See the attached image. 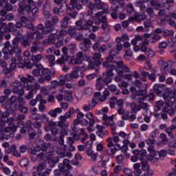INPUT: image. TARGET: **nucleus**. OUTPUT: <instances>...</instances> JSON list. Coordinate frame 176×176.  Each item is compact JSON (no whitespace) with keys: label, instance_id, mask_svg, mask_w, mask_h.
I'll return each instance as SVG.
<instances>
[{"label":"nucleus","instance_id":"f257e3e1","mask_svg":"<svg viewBox=\"0 0 176 176\" xmlns=\"http://www.w3.org/2000/svg\"><path fill=\"white\" fill-rule=\"evenodd\" d=\"M89 10L87 15L85 16V20L78 21L76 22L77 30H90L92 28V31H97L98 30V26H93V21H94L95 16H93L94 12H96V6L93 3H89L87 5Z\"/></svg>","mask_w":176,"mask_h":176},{"label":"nucleus","instance_id":"f03ea898","mask_svg":"<svg viewBox=\"0 0 176 176\" xmlns=\"http://www.w3.org/2000/svg\"><path fill=\"white\" fill-rule=\"evenodd\" d=\"M95 7L98 10H103V11H100L95 14V17H94L95 24H101L102 23V28L107 30L108 24L107 23L105 13H108V6L104 3L101 2V0H95Z\"/></svg>","mask_w":176,"mask_h":176},{"label":"nucleus","instance_id":"7ed1b4c3","mask_svg":"<svg viewBox=\"0 0 176 176\" xmlns=\"http://www.w3.org/2000/svg\"><path fill=\"white\" fill-rule=\"evenodd\" d=\"M116 65H117V68L116 71L118 74V76L116 77L115 80L116 82H120L122 79H126L128 82L133 80V74H129L130 72V69L127 65H124L122 61L116 62Z\"/></svg>","mask_w":176,"mask_h":176},{"label":"nucleus","instance_id":"20e7f679","mask_svg":"<svg viewBox=\"0 0 176 176\" xmlns=\"http://www.w3.org/2000/svg\"><path fill=\"white\" fill-rule=\"evenodd\" d=\"M55 72H56L54 70V69L49 71V69H43V66L39 65L38 67L33 70L32 75H34V76L36 78H39L41 76V78L38 79V82L39 83H43L45 80H51L52 76H50V74L54 75Z\"/></svg>","mask_w":176,"mask_h":176},{"label":"nucleus","instance_id":"39448f33","mask_svg":"<svg viewBox=\"0 0 176 176\" xmlns=\"http://www.w3.org/2000/svg\"><path fill=\"white\" fill-rule=\"evenodd\" d=\"M101 58V54L95 53L93 57L87 58V61L89 63L88 66H82L79 67L80 72H85L87 69H94V65H100L101 62H100V59Z\"/></svg>","mask_w":176,"mask_h":176},{"label":"nucleus","instance_id":"423d86ee","mask_svg":"<svg viewBox=\"0 0 176 176\" xmlns=\"http://www.w3.org/2000/svg\"><path fill=\"white\" fill-rule=\"evenodd\" d=\"M116 62H114L113 65H108L107 67V72L103 73L102 80H104L106 85H109L112 82V77L113 76V73H112L113 69H117L118 65L116 64Z\"/></svg>","mask_w":176,"mask_h":176},{"label":"nucleus","instance_id":"0eeeda50","mask_svg":"<svg viewBox=\"0 0 176 176\" xmlns=\"http://www.w3.org/2000/svg\"><path fill=\"white\" fill-rule=\"evenodd\" d=\"M83 76H85V74L80 72V69L76 66L73 68V71L65 75V80L72 82L74 79H79V78H83Z\"/></svg>","mask_w":176,"mask_h":176},{"label":"nucleus","instance_id":"6e6552de","mask_svg":"<svg viewBox=\"0 0 176 176\" xmlns=\"http://www.w3.org/2000/svg\"><path fill=\"white\" fill-rule=\"evenodd\" d=\"M25 89H27L28 91H30L28 95L25 96L27 100H31L34 96V92L36 93V90H38V89H41V85L39 83L36 82L34 85H26V87Z\"/></svg>","mask_w":176,"mask_h":176},{"label":"nucleus","instance_id":"1a4fd4ad","mask_svg":"<svg viewBox=\"0 0 176 176\" xmlns=\"http://www.w3.org/2000/svg\"><path fill=\"white\" fill-rule=\"evenodd\" d=\"M85 113L79 112L77 113L76 119L74 120V124H81V126H87L89 121L85 118Z\"/></svg>","mask_w":176,"mask_h":176},{"label":"nucleus","instance_id":"9d476101","mask_svg":"<svg viewBox=\"0 0 176 176\" xmlns=\"http://www.w3.org/2000/svg\"><path fill=\"white\" fill-rule=\"evenodd\" d=\"M103 120L105 122L106 127H108V124L111 126L112 130V133H116L115 131L116 130V124L113 122V115L111 116H108L107 115H104L102 117Z\"/></svg>","mask_w":176,"mask_h":176},{"label":"nucleus","instance_id":"9b49d317","mask_svg":"<svg viewBox=\"0 0 176 176\" xmlns=\"http://www.w3.org/2000/svg\"><path fill=\"white\" fill-rule=\"evenodd\" d=\"M59 145L60 147H58L56 148V153H58V156L60 157H65V144H64V139L63 138V136H60V140H59Z\"/></svg>","mask_w":176,"mask_h":176},{"label":"nucleus","instance_id":"f8f14e48","mask_svg":"<svg viewBox=\"0 0 176 176\" xmlns=\"http://www.w3.org/2000/svg\"><path fill=\"white\" fill-rule=\"evenodd\" d=\"M142 164V170L143 171H145V174H144L142 176H151L153 175V170L150 168L149 164H148V162L145 160H142L141 161Z\"/></svg>","mask_w":176,"mask_h":176},{"label":"nucleus","instance_id":"ddd939ff","mask_svg":"<svg viewBox=\"0 0 176 176\" xmlns=\"http://www.w3.org/2000/svg\"><path fill=\"white\" fill-rule=\"evenodd\" d=\"M13 93H15V94H19V96H23L24 94V89H23V86H21L20 82L16 80L14 82H13Z\"/></svg>","mask_w":176,"mask_h":176},{"label":"nucleus","instance_id":"4468645a","mask_svg":"<svg viewBox=\"0 0 176 176\" xmlns=\"http://www.w3.org/2000/svg\"><path fill=\"white\" fill-rule=\"evenodd\" d=\"M86 58V56H84L83 53L78 52L76 54V58H74L70 60V64H82L83 60Z\"/></svg>","mask_w":176,"mask_h":176},{"label":"nucleus","instance_id":"2eb2a0df","mask_svg":"<svg viewBox=\"0 0 176 176\" xmlns=\"http://www.w3.org/2000/svg\"><path fill=\"white\" fill-rule=\"evenodd\" d=\"M21 83L23 84V87H27L28 86H33L32 85H28L29 83H35V78L34 76L28 75L26 77H22L21 78Z\"/></svg>","mask_w":176,"mask_h":176},{"label":"nucleus","instance_id":"dca6fc26","mask_svg":"<svg viewBox=\"0 0 176 176\" xmlns=\"http://www.w3.org/2000/svg\"><path fill=\"white\" fill-rule=\"evenodd\" d=\"M16 131H17V126L14 124H10L9 127H5L1 129V133H10L11 137H13V134Z\"/></svg>","mask_w":176,"mask_h":176},{"label":"nucleus","instance_id":"f3484780","mask_svg":"<svg viewBox=\"0 0 176 176\" xmlns=\"http://www.w3.org/2000/svg\"><path fill=\"white\" fill-rule=\"evenodd\" d=\"M2 52L5 54L4 58H8V57H10V55L14 53V50H12L9 43H6V46L3 48Z\"/></svg>","mask_w":176,"mask_h":176},{"label":"nucleus","instance_id":"a211bd4d","mask_svg":"<svg viewBox=\"0 0 176 176\" xmlns=\"http://www.w3.org/2000/svg\"><path fill=\"white\" fill-rule=\"evenodd\" d=\"M47 161L48 162L50 167H53L54 164H57V163H58V157L54 156V153H51V155H49L47 157Z\"/></svg>","mask_w":176,"mask_h":176},{"label":"nucleus","instance_id":"6ab92c4d","mask_svg":"<svg viewBox=\"0 0 176 176\" xmlns=\"http://www.w3.org/2000/svg\"><path fill=\"white\" fill-rule=\"evenodd\" d=\"M131 108L133 112H138V111H141V109L143 108L144 109L148 108V104L146 103H142L140 105H137L135 102L131 103Z\"/></svg>","mask_w":176,"mask_h":176},{"label":"nucleus","instance_id":"aec40b11","mask_svg":"<svg viewBox=\"0 0 176 176\" xmlns=\"http://www.w3.org/2000/svg\"><path fill=\"white\" fill-rule=\"evenodd\" d=\"M107 98L104 95L101 96V93L100 92H96L94 94V98L92 100V104L97 103L98 102V101H100L101 102H104V101H105V100H107Z\"/></svg>","mask_w":176,"mask_h":176},{"label":"nucleus","instance_id":"412c9836","mask_svg":"<svg viewBox=\"0 0 176 176\" xmlns=\"http://www.w3.org/2000/svg\"><path fill=\"white\" fill-rule=\"evenodd\" d=\"M91 41L89 38H85L83 43L80 44V49L82 50V52H86L89 47H90V44Z\"/></svg>","mask_w":176,"mask_h":176},{"label":"nucleus","instance_id":"4be33fe9","mask_svg":"<svg viewBox=\"0 0 176 176\" xmlns=\"http://www.w3.org/2000/svg\"><path fill=\"white\" fill-rule=\"evenodd\" d=\"M59 167L60 168V170H65V171L71 170V168H72L71 164H69V160L68 159H65L63 160V163L59 164Z\"/></svg>","mask_w":176,"mask_h":176},{"label":"nucleus","instance_id":"5701e85b","mask_svg":"<svg viewBox=\"0 0 176 176\" xmlns=\"http://www.w3.org/2000/svg\"><path fill=\"white\" fill-rule=\"evenodd\" d=\"M122 118L123 120H129V122H134L135 120V115L132 114L130 111L126 112Z\"/></svg>","mask_w":176,"mask_h":176},{"label":"nucleus","instance_id":"b1692460","mask_svg":"<svg viewBox=\"0 0 176 176\" xmlns=\"http://www.w3.org/2000/svg\"><path fill=\"white\" fill-rule=\"evenodd\" d=\"M58 113H63V109L60 107L50 110L48 112V114L50 115L52 118H57V115H58Z\"/></svg>","mask_w":176,"mask_h":176},{"label":"nucleus","instance_id":"393cba45","mask_svg":"<svg viewBox=\"0 0 176 176\" xmlns=\"http://www.w3.org/2000/svg\"><path fill=\"white\" fill-rule=\"evenodd\" d=\"M144 25V32H149L151 31V28H153V25L151 21H144L143 23Z\"/></svg>","mask_w":176,"mask_h":176},{"label":"nucleus","instance_id":"a878e982","mask_svg":"<svg viewBox=\"0 0 176 176\" xmlns=\"http://www.w3.org/2000/svg\"><path fill=\"white\" fill-rule=\"evenodd\" d=\"M113 134V142H115V146L116 148H118V149H122V146L119 144H118V142H119V141H120V139L119 138V136H118V133H116V132H112Z\"/></svg>","mask_w":176,"mask_h":176},{"label":"nucleus","instance_id":"bb28decb","mask_svg":"<svg viewBox=\"0 0 176 176\" xmlns=\"http://www.w3.org/2000/svg\"><path fill=\"white\" fill-rule=\"evenodd\" d=\"M133 169H134V174L136 176L141 175L142 170H141V164L140 163H135L133 164Z\"/></svg>","mask_w":176,"mask_h":176},{"label":"nucleus","instance_id":"cd10ccee","mask_svg":"<svg viewBox=\"0 0 176 176\" xmlns=\"http://www.w3.org/2000/svg\"><path fill=\"white\" fill-rule=\"evenodd\" d=\"M64 100L68 101L69 102H72V101H74V96H72V91H65Z\"/></svg>","mask_w":176,"mask_h":176},{"label":"nucleus","instance_id":"c85d7f7f","mask_svg":"<svg viewBox=\"0 0 176 176\" xmlns=\"http://www.w3.org/2000/svg\"><path fill=\"white\" fill-rule=\"evenodd\" d=\"M72 19V16L71 14H67L65 16V17L63 19V21L61 22V27L62 28H67L68 25V21Z\"/></svg>","mask_w":176,"mask_h":176},{"label":"nucleus","instance_id":"c756f323","mask_svg":"<svg viewBox=\"0 0 176 176\" xmlns=\"http://www.w3.org/2000/svg\"><path fill=\"white\" fill-rule=\"evenodd\" d=\"M173 130H175V124H171L170 127L165 129V133L168 134L170 138H173L174 137V135H173Z\"/></svg>","mask_w":176,"mask_h":176},{"label":"nucleus","instance_id":"7c9ffc66","mask_svg":"<svg viewBox=\"0 0 176 176\" xmlns=\"http://www.w3.org/2000/svg\"><path fill=\"white\" fill-rule=\"evenodd\" d=\"M145 94H146V91H145L144 90H139V91H136L135 94H132L131 95V98L134 100V98H135L137 97V96L138 97H145Z\"/></svg>","mask_w":176,"mask_h":176},{"label":"nucleus","instance_id":"2f4dec72","mask_svg":"<svg viewBox=\"0 0 176 176\" xmlns=\"http://www.w3.org/2000/svg\"><path fill=\"white\" fill-rule=\"evenodd\" d=\"M85 117L87 119L89 120V124H94L96 123V120H94V115L91 112H88L85 114Z\"/></svg>","mask_w":176,"mask_h":176},{"label":"nucleus","instance_id":"473e14b6","mask_svg":"<svg viewBox=\"0 0 176 176\" xmlns=\"http://www.w3.org/2000/svg\"><path fill=\"white\" fill-rule=\"evenodd\" d=\"M96 87L97 90H102L104 89V80L102 78L97 79Z\"/></svg>","mask_w":176,"mask_h":176},{"label":"nucleus","instance_id":"72a5a7b5","mask_svg":"<svg viewBox=\"0 0 176 176\" xmlns=\"http://www.w3.org/2000/svg\"><path fill=\"white\" fill-rule=\"evenodd\" d=\"M117 54H119V53L116 50H112L110 52L109 56L107 58V63H111V61L113 60V58L115 56H117Z\"/></svg>","mask_w":176,"mask_h":176},{"label":"nucleus","instance_id":"f704fd0d","mask_svg":"<svg viewBox=\"0 0 176 176\" xmlns=\"http://www.w3.org/2000/svg\"><path fill=\"white\" fill-rule=\"evenodd\" d=\"M138 150H133V156H132L131 157V160L133 163H135L137 162L138 161L140 160V156L138 155Z\"/></svg>","mask_w":176,"mask_h":176},{"label":"nucleus","instance_id":"c9c22d12","mask_svg":"<svg viewBox=\"0 0 176 176\" xmlns=\"http://www.w3.org/2000/svg\"><path fill=\"white\" fill-rule=\"evenodd\" d=\"M67 119H68L66 116H60V122H50V124H58L60 127H63V122H66Z\"/></svg>","mask_w":176,"mask_h":176},{"label":"nucleus","instance_id":"e433bc0d","mask_svg":"<svg viewBox=\"0 0 176 176\" xmlns=\"http://www.w3.org/2000/svg\"><path fill=\"white\" fill-rule=\"evenodd\" d=\"M88 156L91 157V162H96L97 160V158L98 157V153H93L91 151H89L87 152Z\"/></svg>","mask_w":176,"mask_h":176},{"label":"nucleus","instance_id":"4c0bfd02","mask_svg":"<svg viewBox=\"0 0 176 176\" xmlns=\"http://www.w3.org/2000/svg\"><path fill=\"white\" fill-rule=\"evenodd\" d=\"M70 4L74 8V9H78V10H80L82 9V4L78 3L76 0H71Z\"/></svg>","mask_w":176,"mask_h":176},{"label":"nucleus","instance_id":"58836bf2","mask_svg":"<svg viewBox=\"0 0 176 176\" xmlns=\"http://www.w3.org/2000/svg\"><path fill=\"white\" fill-rule=\"evenodd\" d=\"M165 21L167 22V23L171 27H174V25H175V21L171 19V16H170V15H168L165 17Z\"/></svg>","mask_w":176,"mask_h":176},{"label":"nucleus","instance_id":"ea45409f","mask_svg":"<svg viewBox=\"0 0 176 176\" xmlns=\"http://www.w3.org/2000/svg\"><path fill=\"white\" fill-rule=\"evenodd\" d=\"M50 27H52V23L49 21H47L45 22V28L43 31L44 34H47V32H52V28H50Z\"/></svg>","mask_w":176,"mask_h":176},{"label":"nucleus","instance_id":"a19ab883","mask_svg":"<svg viewBox=\"0 0 176 176\" xmlns=\"http://www.w3.org/2000/svg\"><path fill=\"white\" fill-rule=\"evenodd\" d=\"M109 90L113 93V94H120V90L116 89V85H111L109 87Z\"/></svg>","mask_w":176,"mask_h":176},{"label":"nucleus","instance_id":"79ce46f5","mask_svg":"<svg viewBox=\"0 0 176 176\" xmlns=\"http://www.w3.org/2000/svg\"><path fill=\"white\" fill-rule=\"evenodd\" d=\"M45 57L47 60L49 61V63H50L51 67H53V65L56 64L55 63L56 57H54V56L50 55V56H46Z\"/></svg>","mask_w":176,"mask_h":176},{"label":"nucleus","instance_id":"37998d69","mask_svg":"<svg viewBox=\"0 0 176 176\" xmlns=\"http://www.w3.org/2000/svg\"><path fill=\"white\" fill-rule=\"evenodd\" d=\"M146 150L145 149H142L140 151H138V156L140 157V160H141V162L142 161V159H144V157H145V156H146Z\"/></svg>","mask_w":176,"mask_h":176},{"label":"nucleus","instance_id":"c03bdc74","mask_svg":"<svg viewBox=\"0 0 176 176\" xmlns=\"http://www.w3.org/2000/svg\"><path fill=\"white\" fill-rule=\"evenodd\" d=\"M120 151V149H118V148H116V146L114 147V148H109L107 150V153L108 155H115V153H116V151Z\"/></svg>","mask_w":176,"mask_h":176},{"label":"nucleus","instance_id":"a18cd8bd","mask_svg":"<svg viewBox=\"0 0 176 176\" xmlns=\"http://www.w3.org/2000/svg\"><path fill=\"white\" fill-rule=\"evenodd\" d=\"M45 167H46L45 164H40L38 166H37V175H36V173H33V175L34 176H39V174H41V171H42V170H44Z\"/></svg>","mask_w":176,"mask_h":176},{"label":"nucleus","instance_id":"49530a36","mask_svg":"<svg viewBox=\"0 0 176 176\" xmlns=\"http://www.w3.org/2000/svg\"><path fill=\"white\" fill-rule=\"evenodd\" d=\"M41 60H42L41 54H38L36 56H33L32 57V61H33L34 64H35V63H39V61H41Z\"/></svg>","mask_w":176,"mask_h":176},{"label":"nucleus","instance_id":"de8ad7c7","mask_svg":"<svg viewBox=\"0 0 176 176\" xmlns=\"http://www.w3.org/2000/svg\"><path fill=\"white\" fill-rule=\"evenodd\" d=\"M118 87H120V89H126V88L129 87V82H127L126 81H122L118 83Z\"/></svg>","mask_w":176,"mask_h":176},{"label":"nucleus","instance_id":"09e8293b","mask_svg":"<svg viewBox=\"0 0 176 176\" xmlns=\"http://www.w3.org/2000/svg\"><path fill=\"white\" fill-rule=\"evenodd\" d=\"M160 138L162 139L161 144H167V142H168V140H167L166 134L164 133H161Z\"/></svg>","mask_w":176,"mask_h":176},{"label":"nucleus","instance_id":"8fccbe9b","mask_svg":"<svg viewBox=\"0 0 176 176\" xmlns=\"http://www.w3.org/2000/svg\"><path fill=\"white\" fill-rule=\"evenodd\" d=\"M36 101L37 102H40L41 104H46V102H47V101L46 100L42 98V96L41 95L36 96Z\"/></svg>","mask_w":176,"mask_h":176},{"label":"nucleus","instance_id":"3c124183","mask_svg":"<svg viewBox=\"0 0 176 176\" xmlns=\"http://www.w3.org/2000/svg\"><path fill=\"white\" fill-rule=\"evenodd\" d=\"M47 149V146L43 144L41 146H38L34 148V152H39V151H46Z\"/></svg>","mask_w":176,"mask_h":176},{"label":"nucleus","instance_id":"603ef678","mask_svg":"<svg viewBox=\"0 0 176 176\" xmlns=\"http://www.w3.org/2000/svg\"><path fill=\"white\" fill-rule=\"evenodd\" d=\"M68 60V56H62L61 58H59L56 60L57 64H64V61Z\"/></svg>","mask_w":176,"mask_h":176},{"label":"nucleus","instance_id":"864d4df0","mask_svg":"<svg viewBox=\"0 0 176 176\" xmlns=\"http://www.w3.org/2000/svg\"><path fill=\"white\" fill-rule=\"evenodd\" d=\"M145 54H146V56H147V57H153V56H155V52L151 50V48H148Z\"/></svg>","mask_w":176,"mask_h":176},{"label":"nucleus","instance_id":"5fc2aeb1","mask_svg":"<svg viewBox=\"0 0 176 176\" xmlns=\"http://www.w3.org/2000/svg\"><path fill=\"white\" fill-rule=\"evenodd\" d=\"M151 6H154L155 9H159L160 8V4L157 3V0H151Z\"/></svg>","mask_w":176,"mask_h":176},{"label":"nucleus","instance_id":"6e6d98bb","mask_svg":"<svg viewBox=\"0 0 176 176\" xmlns=\"http://www.w3.org/2000/svg\"><path fill=\"white\" fill-rule=\"evenodd\" d=\"M119 137H121V138H123V140L129 139L130 138V135L128 134H126L124 131H120L118 133Z\"/></svg>","mask_w":176,"mask_h":176},{"label":"nucleus","instance_id":"4d7b16f0","mask_svg":"<svg viewBox=\"0 0 176 176\" xmlns=\"http://www.w3.org/2000/svg\"><path fill=\"white\" fill-rule=\"evenodd\" d=\"M16 148L17 147L16 146V145L14 144L10 148H6V152L7 153H12H12H13L16 151Z\"/></svg>","mask_w":176,"mask_h":176},{"label":"nucleus","instance_id":"13d9d810","mask_svg":"<svg viewBox=\"0 0 176 176\" xmlns=\"http://www.w3.org/2000/svg\"><path fill=\"white\" fill-rule=\"evenodd\" d=\"M28 160L27 158H24L21 160L20 165L21 166V167H27V166H28Z\"/></svg>","mask_w":176,"mask_h":176},{"label":"nucleus","instance_id":"bf43d9fd","mask_svg":"<svg viewBox=\"0 0 176 176\" xmlns=\"http://www.w3.org/2000/svg\"><path fill=\"white\" fill-rule=\"evenodd\" d=\"M113 139L111 138H108L107 139V146L108 148H112V146H115V144H113Z\"/></svg>","mask_w":176,"mask_h":176},{"label":"nucleus","instance_id":"052dcab7","mask_svg":"<svg viewBox=\"0 0 176 176\" xmlns=\"http://www.w3.org/2000/svg\"><path fill=\"white\" fill-rule=\"evenodd\" d=\"M95 145L96 146V151L98 152H102L103 146H102V144L101 143H99L98 142H96L95 143Z\"/></svg>","mask_w":176,"mask_h":176},{"label":"nucleus","instance_id":"680f3d73","mask_svg":"<svg viewBox=\"0 0 176 176\" xmlns=\"http://www.w3.org/2000/svg\"><path fill=\"white\" fill-rule=\"evenodd\" d=\"M160 38H162L160 35L157 34H154V36H152V39H153V41H151L152 43H155V42H157V41H160Z\"/></svg>","mask_w":176,"mask_h":176},{"label":"nucleus","instance_id":"e2e57ef3","mask_svg":"<svg viewBox=\"0 0 176 176\" xmlns=\"http://www.w3.org/2000/svg\"><path fill=\"white\" fill-rule=\"evenodd\" d=\"M40 120H41L42 123H47L49 118L45 114H42Z\"/></svg>","mask_w":176,"mask_h":176},{"label":"nucleus","instance_id":"0e129e2a","mask_svg":"<svg viewBox=\"0 0 176 176\" xmlns=\"http://www.w3.org/2000/svg\"><path fill=\"white\" fill-rule=\"evenodd\" d=\"M153 90H154V93H156V94H159V93H160V85L155 84L153 86Z\"/></svg>","mask_w":176,"mask_h":176},{"label":"nucleus","instance_id":"69168bd1","mask_svg":"<svg viewBox=\"0 0 176 176\" xmlns=\"http://www.w3.org/2000/svg\"><path fill=\"white\" fill-rule=\"evenodd\" d=\"M144 68L146 71H151V69H152V63L149 61H146L144 65Z\"/></svg>","mask_w":176,"mask_h":176},{"label":"nucleus","instance_id":"338daca9","mask_svg":"<svg viewBox=\"0 0 176 176\" xmlns=\"http://www.w3.org/2000/svg\"><path fill=\"white\" fill-rule=\"evenodd\" d=\"M124 174L128 176H133V170L131 169L125 168L123 170Z\"/></svg>","mask_w":176,"mask_h":176},{"label":"nucleus","instance_id":"774afa93","mask_svg":"<svg viewBox=\"0 0 176 176\" xmlns=\"http://www.w3.org/2000/svg\"><path fill=\"white\" fill-rule=\"evenodd\" d=\"M126 12L127 13H133L134 12V8L133 7L132 4H129L126 7Z\"/></svg>","mask_w":176,"mask_h":176}]
</instances>
